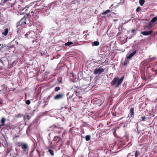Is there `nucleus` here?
<instances>
[{
    "instance_id": "1",
    "label": "nucleus",
    "mask_w": 157,
    "mask_h": 157,
    "mask_svg": "<svg viewBox=\"0 0 157 157\" xmlns=\"http://www.w3.org/2000/svg\"><path fill=\"white\" fill-rule=\"evenodd\" d=\"M29 14L27 13L24 17L22 18L20 21L17 23V27L19 30L21 29L22 28L25 27L26 24V19L28 18Z\"/></svg>"
},
{
    "instance_id": "2",
    "label": "nucleus",
    "mask_w": 157,
    "mask_h": 157,
    "mask_svg": "<svg viewBox=\"0 0 157 157\" xmlns=\"http://www.w3.org/2000/svg\"><path fill=\"white\" fill-rule=\"evenodd\" d=\"M124 79V76L120 79L117 77L114 78L111 82V86L115 88L119 87L122 82Z\"/></svg>"
},
{
    "instance_id": "3",
    "label": "nucleus",
    "mask_w": 157,
    "mask_h": 157,
    "mask_svg": "<svg viewBox=\"0 0 157 157\" xmlns=\"http://www.w3.org/2000/svg\"><path fill=\"white\" fill-rule=\"evenodd\" d=\"M106 67L104 66H102L100 67L98 69H95L94 73V74L101 75L102 72L104 71Z\"/></svg>"
},
{
    "instance_id": "4",
    "label": "nucleus",
    "mask_w": 157,
    "mask_h": 157,
    "mask_svg": "<svg viewBox=\"0 0 157 157\" xmlns=\"http://www.w3.org/2000/svg\"><path fill=\"white\" fill-rule=\"evenodd\" d=\"M18 43L17 41L13 40L10 43V46L7 47V50L8 51H10L11 50V49H13L12 50L14 52L15 48V46L16 45H18Z\"/></svg>"
},
{
    "instance_id": "5",
    "label": "nucleus",
    "mask_w": 157,
    "mask_h": 157,
    "mask_svg": "<svg viewBox=\"0 0 157 157\" xmlns=\"http://www.w3.org/2000/svg\"><path fill=\"white\" fill-rule=\"evenodd\" d=\"M50 128L53 129L54 131H55V133L57 134H59L60 133L61 131L59 130L63 129V128L61 127H59L56 125H53L50 127Z\"/></svg>"
},
{
    "instance_id": "6",
    "label": "nucleus",
    "mask_w": 157,
    "mask_h": 157,
    "mask_svg": "<svg viewBox=\"0 0 157 157\" xmlns=\"http://www.w3.org/2000/svg\"><path fill=\"white\" fill-rule=\"evenodd\" d=\"M23 153L25 154H27L29 151V147L27 144L24 143L21 147Z\"/></svg>"
},
{
    "instance_id": "7",
    "label": "nucleus",
    "mask_w": 157,
    "mask_h": 157,
    "mask_svg": "<svg viewBox=\"0 0 157 157\" xmlns=\"http://www.w3.org/2000/svg\"><path fill=\"white\" fill-rule=\"evenodd\" d=\"M64 96V94L62 93H59L54 96V99L55 100H60L63 98Z\"/></svg>"
},
{
    "instance_id": "8",
    "label": "nucleus",
    "mask_w": 157,
    "mask_h": 157,
    "mask_svg": "<svg viewBox=\"0 0 157 157\" xmlns=\"http://www.w3.org/2000/svg\"><path fill=\"white\" fill-rule=\"evenodd\" d=\"M13 5L14 7L15 10H21V7L19 3H14L13 4Z\"/></svg>"
},
{
    "instance_id": "9",
    "label": "nucleus",
    "mask_w": 157,
    "mask_h": 157,
    "mask_svg": "<svg viewBox=\"0 0 157 157\" xmlns=\"http://www.w3.org/2000/svg\"><path fill=\"white\" fill-rule=\"evenodd\" d=\"M153 31L151 30H150L149 31H145L141 32L140 33L141 34H142L144 36H148L149 35H151L153 33Z\"/></svg>"
},
{
    "instance_id": "10",
    "label": "nucleus",
    "mask_w": 157,
    "mask_h": 157,
    "mask_svg": "<svg viewBox=\"0 0 157 157\" xmlns=\"http://www.w3.org/2000/svg\"><path fill=\"white\" fill-rule=\"evenodd\" d=\"M136 52V51L135 50L133 52L131 53L127 57V58L128 59H130Z\"/></svg>"
},
{
    "instance_id": "11",
    "label": "nucleus",
    "mask_w": 157,
    "mask_h": 157,
    "mask_svg": "<svg viewBox=\"0 0 157 157\" xmlns=\"http://www.w3.org/2000/svg\"><path fill=\"white\" fill-rule=\"evenodd\" d=\"M9 32V30L8 28H6L5 29L4 32H2V34L3 35L6 36Z\"/></svg>"
},
{
    "instance_id": "12",
    "label": "nucleus",
    "mask_w": 157,
    "mask_h": 157,
    "mask_svg": "<svg viewBox=\"0 0 157 157\" xmlns=\"http://www.w3.org/2000/svg\"><path fill=\"white\" fill-rule=\"evenodd\" d=\"M134 108L132 107L130 109V117H132L134 116Z\"/></svg>"
},
{
    "instance_id": "13",
    "label": "nucleus",
    "mask_w": 157,
    "mask_h": 157,
    "mask_svg": "<svg viewBox=\"0 0 157 157\" xmlns=\"http://www.w3.org/2000/svg\"><path fill=\"white\" fill-rule=\"evenodd\" d=\"M24 143L21 142H17L16 144V145L18 147H21L24 144Z\"/></svg>"
},
{
    "instance_id": "14",
    "label": "nucleus",
    "mask_w": 157,
    "mask_h": 157,
    "mask_svg": "<svg viewBox=\"0 0 157 157\" xmlns=\"http://www.w3.org/2000/svg\"><path fill=\"white\" fill-rule=\"evenodd\" d=\"M29 8V6H26L25 8H23L22 10V11H23V13H25Z\"/></svg>"
},
{
    "instance_id": "15",
    "label": "nucleus",
    "mask_w": 157,
    "mask_h": 157,
    "mask_svg": "<svg viewBox=\"0 0 157 157\" xmlns=\"http://www.w3.org/2000/svg\"><path fill=\"white\" fill-rule=\"evenodd\" d=\"M6 121V119L5 117H2L1 120V122L2 123V125L1 126L5 125V123Z\"/></svg>"
},
{
    "instance_id": "16",
    "label": "nucleus",
    "mask_w": 157,
    "mask_h": 157,
    "mask_svg": "<svg viewBox=\"0 0 157 157\" xmlns=\"http://www.w3.org/2000/svg\"><path fill=\"white\" fill-rule=\"evenodd\" d=\"M111 11L110 10H108L106 11H104L102 13V15H105V14L107 13H110V12H111Z\"/></svg>"
},
{
    "instance_id": "17",
    "label": "nucleus",
    "mask_w": 157,
    "mask_h": 157,
    "mask_svg": "<svg viewBox=\"0 0 157 157\" xmlns=\"http://www.w3.org/2000/svg\"><path fill=\"white\" fill-rule=\"evenodd\" d=\"M86 141H89L91 139V136L90 135H87L86 136Z\"/></svg>"
},
{
    "instance_id": "18",
    "label": "nucleus",
    "mask_w": 157,
    "mask_h": 157,
    "mask_svg": "<svg viewBox=\"0 0 157 157\" xmlns=\"http://www.w3.org/2000/svg\"><path fill=\"white\" fill-rule=\"evenodd\" d=\"M92 44H93L95 46H98L99 44V42L98 41H94L92 43Z\"/></svg>"
},
{
    "instance_id": "19",
    "label": "nucleus",
    "mask_w": 157,
    "mask_h": 157,
    "mask_svg": "<svg viewBox=\"0 0 157 157\" xmlns=\"http://www.w3.org/2000/svg\"><path fill=\"white\" fill-rule=\"evenodd\" d=\"M157 20V17H155L152 18L151 20V22L152 23L155 22Z\"/></svg>"
},
{
    "instance_id": "20",
    "label": "nucleus",
    "mask_w": 157,
    "mask_h": 157,
    "mask_svg": "<svg viewBox=\"0 0 157 157\" xmlns=\"http://www.w3.org/2000/svg\"><path fill=\"white\" fill-rule=\"evenodd\" d=\"M73 87L76 89L77 90L81 89V87L75 84L74 85V86H73Z\"/></svg>"
},
{
    "instance_id": "21",
    "label": "nucleus",
    "mask_w": 157,
    "mask_h": 157,
    "mask_svg": "<svg viewBox=\"0 0 157 157\" xmlns=\"http://www.w3.org/2000/svg\"><path fill=\"white\" fill-rule=\"evenodd\" d=\"M73 44V43L71 41V42H68L66 43L65 44V46H69L71 45V44Z\"/></svg>"
},
{
    "instance_id": "22",
    "label": "nucleus",
    "mask_w": 157,
    "mask_h": 157,
    "mask_svg": "<svg viewBox=\"0 0 157 157\" xmlns=\"http://www.w3.org/2000/svg\"><path fill=\"white\" fill-rule=\"evenodd\" d=\"M140 155V152L137 151H136V152L135 154V157H137L138 156Z\"/></svg>"
},
{
    "instance_id": "23",
    "label": "nucleus",
    "mask_w": 157,
    "mask_h": 157,
    "mask_svg": "<svg viewBox=\"0 0 157 157\" xmlns=\"http://www.w3.org/2000/svg\"><path fill=\"white\" fill-rule=\"evenodd\" d=\"M145 2L144 0H140L139 3L140 5L142 6H143Z\"/></svg>"
},
{
    "instance_id": "24",
    "label": "nucleus",
    "mask_w": 157,
    "mask_h": 157,
    "mask_svg": "<svg viewBox=\"0 0 157 157\" xmlns=\"http://www.w3.org/2000/svg\"><path fill=\"white\" fill-rule=\"evenodd\" d=\"M48 151L49 152L50 154H51V155H54V151L53 150L49 149L48 150Z\"/></svg>"
},
{
    "instance_id": "25",
    "label": "nucleus",
    "mask_w": 157,
    "mask_h": 157,
    "mask_svg": "<svg viewBox=\"0 0 157 157\" xmlns=\"http://www.w3.org/2000/svg\"><path fill=\"white\" fill-rule=\"evenodd\" d=\"M152 71L153 72V74H154L155 75H156L157 74V69H154L153 68L152 69Z\"/></svg>"
},
{
    "instance_id": "26",
    "label": "nucleus",
    "mask_w": 157,
    "mask_h": 157,
    "mask_svg": "<svg viewBox=\"0 0 157 157\" xmlns=\"http://www.w3.org/2000/svg\"><path fill=\"white\" fill-rule=\"evenodd\" d=\"M156 59V58L155 57H153L152 58H150L149 61L150 62L153 61Z\"/></svg>"
},
{
    "instance_id": "27",
    "label": "nucleus",
    "mask_w": 157,
    "mask_h": 157,
    "mask_svg": "<svg viewBox=\"0 0 157 157\" xmlns=\"http://www.w3.org/2000/svg\"><path fill=\"white\" fill-rule=\"evenodd\" d=\"M60 89V87L59 86H57L55 88V90L56 92H58Z\"/></svg>"
},
{
    "instance_id": "28",
    "label": "nucleus",
    "mask_w": 157,
    "mask_h": 157,
    "mask_svg": "<svg viewBox=\"0 0 157 157\" xmlns=\"http://www.w3.org/2000/svg\"><path fill=\"white\" fill-rule=\"evenodd\" d=\"M10 10H15L14 7H13V4L11 5V7H10Z\"/></svg>"
},
{
    "instance_id": "29",
    "label": "nucleus",
    "mask_w": 157,
    "mask_h": 157,
    "mask_svg": "<svg viewBox=\"0 0 157 157\" xmlns=\"http://www.w3.org/2000/svg\"><path fill=\"white\" fill-rule=\"evenodd\" d=\"M141 10V8L140 7H138L136 9V11L137 12H138L140 11V10Z\"/></svg>"
},
{
    "instance_id": "30",
    "label": "nucleus",
    "mask_w": 157,
    "mask_h": 157,
    "mask_svg": "<svg viewBox=\"0 0 157 157\" xmlns=\"http://www.w3.org/2000/svg\"><path fill=\"white\" fill-rule=\"evenodd\" d=\"M30 102H30V101L29 100H27L25 102L26 104H27V105L30 104Z\"/></svg>"
},
{
    "instance_id": "31",
    "label": "nucleus",
    "mask_w": 157,
    "mask_h": 157,
    "mask_svg": "<svg viewBox=\"0 0 157 157\" xmlns=\"http://www.w3.org/2000/svg\"><path fill=\"white\" fill-rule=\"evenodd\" d=\"M24 116V115H22V114H18L17 115V117H23Z\"/></svg>"
},
{
    "instance_id": "32",
    "label": "nucleus",
    "mask_w": 157,
    "mask_h": 157,
    "mask_svg": "<svg viewBox=\"0 0 157 157\" xmlns=\"http://www.w3.org/2000/svg\"><path fill=\"white\" fill-rule=\"evenodd\" d=\"M137 30L135 29H132V33H134Z\"/></svg>"
},
{
    "instance_id": "33",
    "label": "nucleus",
    "mask_w": 157,
    "mask_h": 157,
    "mask_svg": "<svg viewBox=\"0 0 157 157\" xmlns=\"http://www.w3.org/2000/svg\"><path fill=\"white\" fill-rule=\"evenodd\" d=\"M37 152L38 155L39 156V157H40L41 154H40V153L39 151L38 150H37Z\"/></svg>"
},
{
    "instance_id": "34",
    "label": "nucleus",
    "mask_w": 157,
    "mask_h": 157,
    "mask_svg": "<svg viewBox=\"0 0 157 157\" xmlns=\"http://www.w3.org/2000/svg\"><path fill=\"white\" fill-rule=\"evenodd\" d=\"M141 119L142 121H144L146 119V117L145 116L142 117H141Z\"/></svg>"
},
{
    "instance_id": "35",
    "label": "nucleus",
    "mask_w": 157,
    "mask_h": 157,
    "mask_svg": "<svg viewBox=\"0 0 157 157\" xmlns=\"http://www.w3.org/2000/svg\"><path fill=\"white\" fill-rule=\"evenodd\" d=\"M59 137V136H55L53 139V141H55L57 140V138Z\"/></svg>"
},
{
    "instance_id": "36",
    "label": "nucleus",
    "mask_w": 157,
    "mask_h": 157,
    "mask_svg": "<svg viewBox=\"0 0 157 157\" xmlns=\"http://www.w3.org/2000/svg\"><path fill=\"white\" fill-rule=\"evenodd\" d=\"M70 142H71V140H68L67 141V144H66L67 145H70Z\"/></svg>"
},
{
    "instance_id": "37",
    "label": "nucleus",
    "mask_w": 157,
    "mask_h": 157,
    "mask_svg": "<svg viewBox=\"0 0 157 157\" xmlns=\"http://www.w3.org/2000/svg\"><path fill=\"white\" fill-rule=\"evenodd\" d=\"M67 134V132L66 131V130H65L64 132H63V134H62V137H63V136L65 135L66 134Z\"/></svg>"
},
{
    "instance_id": "38",
    "label": "nucleus",
    "mask_w": 157,
    "mask_h": 157,
    "mask_svg": "<svg viewBox=\"0 0 157 157\" xmlns=\"http://www.w3.org/2000/svg\"><path fill=\"white\" fill-rule=\"evenodd\" d=\"M30 157H38L37 156H34L33 154L31 153L30 154Z\"/></svg>"
},
{
    "instance_id": "39",
    "label": "nucleus",
    "mask_w": 157,
    "mask_h": 157,
    "mask_svg": "<svg viewBox=\"0 0 157 157\" xmlns=\"http://www.w3.org/2000/svg\"><path fill=\"white\" fill-rule=\"evenodd\" d=\"M59 139L58 140V141L56 142L57 143H58L60 140H61L62 139V138L60 137H59Z\"/></svg>"
},
{
    "instance_id": "40",
    "label": "nucleus",
    "mask_w": 157,
    "mask_h": 157,
    "mask_svg": "<svg viewBox=\"0 0 157 157\" xmlns=\"http://www.w3.org/2000/svg\"><path fill=\"white\" fill-rule=\"evenodd\" d=\"M127 64V61H125L124 62V65H126Z\"/></svg>"
},
{
    "instance_id": "41",
    "label": "nucleus",
    "mask_w": 157,
    "mask_h": 157,
    "mask_svg": "<svg viewBox=\"0 0 157 157\" xmlns=\"http://www.w3.org/2000/svg\"><path fill=\"white\" fill-rule=\"evenodd\" d=\"M27 119H28V120L29 119H30V116L29 115H27Z\"/></svg>"
},
{
    "instance_id": "42",
    "label": "nucleus",
    "mask_w": 157,
    "mask_h": 157,
    "mask_svg": "<svg viewBox=\"0 0 157 157\" xmlns=\"http://www.w3.org/2000/svg\"><path fill=\"white\" fill-rule=\"evenodd\" d=\"M48 105V103H47V101H45V104H44V106H45L46 105Z\"/></svg>"
},
{
    "instance_id": "43",
    "label": "nucleus",
    "mask_w": 157,
    "mask_h": 157,
    "mask_svg": "<svg viewBox=\"0 0 157 157\" xmlns=\"http://www.w3.org/2000/svg\"><path fill=\"white\" fill-rule=\"evenodd\" d=\"M51 97H51V95H49V96H48V98H47V99H49V98H51Z\"/></svg>"
},
{
    "instance_id": "44",
    "label": "nucleus",
    "mask_w": 157,
    "mask_h": 157,
    "mask_svg": "<svg viewBox=\"0 0 157 157\" xmlns=\"http://www.w3.org/2000/svg\"><path fill=\"white\" fill-rule=\"evenodd\" d=\"M14 136V137L15 138H17V137H18L19 136H17L16 135H15Z\"/></svg>"
},
{
    "instance_id": "45",
    "label": "nucleus",
    "mask_w": 157,
    "mask_h": 157,
    "mask_svg": "<svg viewBox=\"0 0 157 157\" xmlns=\"http://www.w3.org/2000/svg\"><path fill=\"white\" fill-rule=\"evenodd\" d=\"M27 35H28L27 34H25V36H26V37H28V36H27Z\"/></svg>"
},
{
    "instance_id": "46",
    "label": "nucleus",
    "mask_w": 157,
    "mask_h": 157,
    "mask_svg": "<svg viewBox=\"0 0 157 157\" xmlns=\"http://www.w3.org/2000/svg\"><path fill=\"white\" fill-rule=\"evenodd\" d=\"M117 21V19H115L114 20V21Z\"/></svg>"
},
{
    "instance_id": "47",
    "label": "nucleus",
    "mask_w": 157,
    "mask_h": 157,
    "mask_svg": "<svg viewBox=\"0 0 157 157\" xmlns=\"http://www.w3.org/2000/svg\"><path fill=\"white\" fill-rule=\"evenodd\" d=\"M112 6H113V5H111V6L110 7H109V8H110H110H111V7H112Z\"/></svg>"
},
{
    "instance_id": "48",
    "label": "nucleus",
    "mask_w": 157,
    "mask_h": 157,
    "mask_svg": "<svg viewBox=\"0 0 157 157\" xmlns=\"http://www.w3.org/2000/svg\"><path fill=\"white\" fill-rule=\"evenodd\" d=\"M62 145H63V144H60V147H61V146H62Z\"/></svg>"
},
{
    "instance_id": "49",
    "label": "nucleus",
    "mask_w": 157,
    "mask_h": 157,
    "mask_svg": "<svg viewBox=\"0 0 157 157\" xmlns=\"http://www.w3.org/2000/svg\"><path fill=\"white\" fill-rule=\"evenodd\" d=\"M2 104V102L0 101V104Z\"/></svg>"
},
{
    "instance_id": "50",
    "label": "nucleus",
    "mask_w": 157,
    "mask_h": 157,
    "mask_svg": "<svg viewBox=\"0 0 157 157\" xmlns=\"http://www.w3.org/2000/svg\"><path fill=\"white\" fill-rule=\"evenodd\" d=\"M2 21V19H0V21Z\"/></svg>"
},
{
    "instance_id": "51",
    "label": "nucleus",
    "mask_w": 157,
    "mask_h": 157,
    "mask_svg": "<svg viewBox=\"0 0 157 157\" xmlns=\"http://www.w3.org/2000/svg\"><path fill=\"white\" fill-rule=\"evenodd\" d=\"M125 127H126V125H124L123 126V127H124V128Z\"/></svg>"
},
{
    "instance_id": "52",
    "label": "nucleus",
    "mask_w": 157,
    "mask_h": 157,
    "mask_svg": "<svg viewBox=\"0 0 157 157\" xmlns=\"http://www.w3.org/2000/svg\"><path fill=\"white\" fill-rule=\"evenodd\" d=\"M75 92L76 93H77V91H75Z\"/></svg>"
},
{
    "instance_id": "53",
    "label": "nucleus",
    "mask_w": 157,
    "mask_h": 157,
    "mask_svg": "<svg viewBox=\"0 0 157 157\" xmlns=\"http://www.w3.org/2000/svg\"><path fill=\"white\" fill-rule=\"evenodd\" d=\"M50 148H52V146H51Z\"/></svg>"
},
{
    "instance_id": "54",
    "label": "nucleus",
    "mask_w": 157,
    "mask_h": 157,
    "mask_svg": "<svg viewBox=\"0 0 157 157\" xmlns=\"http://www.w3.org/2000/svg\"><path fill=\"white\" fill-rule=\"evenodd\" d=\"M13 157H17L16 156H13Z\"/></svg>"
},
{
    "instance_id": "55",
    "label": "nucleus",
    "mask_w": 157,
    "mask_h": 157,
    "mask_svg": "<svg viewBox=\"0 0 157 157\" xmlns=\"http://www.w3.org/2000/svg\"><path fill=\"white\" fill-rule=\"evenodd\" d=\"M31 13H33V11H32Z\"/></svg>"
},
{
    "instance_id": "56",
    "label": "nucleus",
    "mask_w": 157,
    "mask_h": 157,
    "mask_svg": "<svg viewBox=\"0 0 157 157\" xmlns=\"http://www.w3.org/2000/svg\"><path fill=\"white\" fill-rule=\"evenodd\" d=\"M52 144V143L51 142L50 144Z\"/></svg>"
},
{
    "instance_id": "57",
    "label": "nucleus",
    "mask_w": 157,
    "mask_h": 157,
    "mask_svg": "<svg viewBox=\"0 0 157 157\" xmlns=\"http://www.w3.org/2000/svg\"><path fill=\"white\" fill-rule=\"evenodd\" d=\"M122 124V123H121V124H120V125H121V124Z\"/></svg>"
}]
</instances>
